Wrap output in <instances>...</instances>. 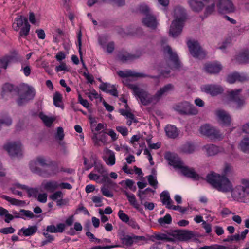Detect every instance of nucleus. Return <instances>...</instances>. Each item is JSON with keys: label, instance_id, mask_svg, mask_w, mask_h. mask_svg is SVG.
Instances as JSON below:
<instances>
[{"label": "nucleus", "instance_id": "f257e3e1", "mask_svg": "<svg viewBox=\"0 0 249 249\" xmlns=\"http://www.w3.org/2000/svg\"><path fill=\"white\" fill-rule=\"evenodd\" d=\"M165 158L169 165L178 170L184 176L196 180H199L200 178L199 175L193 168L185 166L177 155L167 152L165 154Z\"/></svg>", "mask_w": 249, "mask_h": 249}, {"label": "nucleus", "instance_id": "f03ea898", "mask_svg": "<svg viewBox=\"0 0 249 249\" xmlns=\"http://www.w3.org/2000/svg\"><path fill=\"white\" fill-rule=\"evenodd\" d=\"M173 16L175 19L170 26L169 35L175 38L182 32L186 17L185 9L181 6H176L174 9Z\"/></svg>", "mask_w": 249, "mask_h": 249}, {"label": "nucleus", "instance_id": "7ed1b4c3", "mask_svg": "<svg viewBox=\"0 0 249 249\" xmlns=\"http://www.w3.org/2000/svg\"><path fill=\"white\" fill-rule=\"evenodd\" d=\"M206 178L207 182L218 191L229 192L232 187L231 181L224 176L212 172L207 176Z\"/></svg>", "mask_w": 249, "mask_h": 249}, {"label": "nucleus", "instance_id": "20e7f679", "mask_svg": "<svg viewBox=\"0 0 249 249\" xmlns=\"http://www.w3.org/2000/svg\"><path fill=\"white\" fill-rule=\"evenodd\" d=\"M128 88L133 91V95L140 104L143 106L156 105L157 103L155 95H152L145 89L134 84H128Z\"/></svg>", "mask_w": 249, "mask_h": 249}, {"label": "nucleus", "instance_id": "39448f33", "mask_svg": "<svg viewBox=\"0 0 249 249\" xmlns=\"http://www.w3.org/2000/svg\"><path fill=\"white\" fill-rule=\"evenodd\" d=\"M242 185H237L231 188L232 198L235 201L241 202H249V179L242 180Z\"/></svg>", "mask_w": 249, "mask_h": 249}, {"label": "nucleus", "instance_id": "423d86ee", "mask_svg": "<svg viewBox=\"0 0 249 249\" xmlns=\"http://www.w3.org/2000/svg\"><path fill=\"white\" fill-rule=\"evenodd\" d=\"M30 27V25L28 23L27 19L22 16H18L15 18L12 25V28L15 31H18L20 29L19 36L24 37L28 35Z\"/></svg>", "mask_w": 249, "mask_h": 249}, {"label": "nucleus", "instance_id": "0eeeda50", "mask_svg": "<svg viewBox=\"0 0 249 249\" xmlns=\"http://www.w3.org/2000/svg\"><path fill=\"white\" fill-rule=\"evenodd\" d=\"M161 41L162 45L164 46L166 43L167 39L166 38H162ZM163 47L164 53L169 57L170 67L176 70L179 69L181 67V63L176 53L173 52L169 46L167 45Z\"/></svg>", "mask_w": 249, "mask_h": 249}, {"label": "nucleus", "instance_id": "6e6552de", "mask_svg": "<svg viewBox=\"0 0 249 249\" xmlns=\"http://www.w3.org/2000/svg\"><path fill=\"white\" fill-rule=\"evenodd\" d=\"M200 134L212 140H221L223 136L220 131L209 124H205L200 126L199 129Z\"/></svg>", "mask_w": 249, "mask_h": 249}, {"label": "nucleus", "instance_id": "1a4fd4ad", "mask_svg": "<svg viewBox=\"0 0 249 249\" xmlns=\"http://www.w3.org/2000/svg\"><path fill=\"white\" fill-rule=\"evenodd\" d=\"M174 108L180 114L196 115L198 113V110L195 107L187 101L177 104Z\"/></svg>", "mask_w": 249, "mask_h": 249}, {"label": "nucleus", "instance_id": "9d476101", "mask_svg": "<svg viewBox=\"0 0 249 249\" xmlns=\"http://www.w3.org/2000/svg\"><path fill=\"white\" fill-rule=\"evenodd\" d=\"M3 147L11 157L18 158L22 155V145L19 142H8Z\"/></svg>", "mask_w": 249, "mask_h": 249}, {"label": "nucleus", "instance_id": "9b49d317", "mask_svg": "<svg viewBox=\"0 0 249 249\" xmlns=\"http://www.w3.org/2000/svg\"><path fill=\"white\" fill-rule=\"evenodd\" d=\"M120 240L124 248H129L133 246L134 244H141V242L145 240V237L143 236H136L132 235L123 234L120 237Z\"/></svg>", "mask_w": 249, "mask_h": 249}, {"label": "nucleus", "instance_id": "f8f14e48", "mask_svg": "<svg viewBox=\"0 0 249 249\" xmlns=\"http://www.w3.org/2000/svg\"><path fill=\"white\" fill-rule=\"evenodd\" d=\"M187 44L190 53L193 57L201 59L205 56V52L202 50L197 41L189 40L187 41Z\"/></svg>", "mask_w": 249, "mask_h": 249}, {"label": "nucleus", "instance_id": "ddd939ff", "mask_svg": "<svg viewBox=\"0 0 249 249\" xmlns=\"http://www.w3.org/2000/svg\"><path fill=\"white\" fill-rule=\"evenodd\" d=\"M241 91V89H236L228 91L227 95L228 101L235 103L237 109H241L245 104V100L239 97Z\"/></svg>", "mask_w": 249, "mask_h": 249}, {"label": "nucleus", "instance_id": "4468645a", "mask_svg": "<svg viewBox=\"0 0 249 249\" xmlns=\"http://www.w3.org/2000/svg\"><path fill=\"white\" fill-rule=\"evenodd\" d=\"M218 11L221 14L232 13L235 7L231 0H219L217 4Z\"/></svg>", "mask_w": 249, "mask_h": 249}, {"label": "nucleus", "instance_id": "2eb2a0df", "mask_svg": "<svg viewBox=\"0 0 249 249\" xmlns=\"http://www.w3.org/2000/svg\"><path fill=\"white\" fill-rule=\"evenodd\" d=\"M201 89L202 91L210 94L213 96L221 94L224 91V89L222 86L215 84L203 85L201 86Z\"/></svg>", "mask_w": 249, "mask_h": 249}, {"label": "nucleus", "instance_id": "dca6fc26", "mask_svg": "<svg viewBox=\"0 0 249 249\" xmlns=\"http://www.w3.org/2000/svg\"><path fill=\"white\" fill-rule=\"evenodd\" d=\"M216 115L218 123L222 126H229L231 122L230 114L223 110H218L216 111Z\"/></svg>", "mask_w": 249, "mask_h": 249}, {"label": "nucleus", "instance_id": "f3484780", "mask_svg": "<svg viewBox=\"0 0 249 249\" xmlns=\"http://www.w3.org/2000/svg\"><path fill=\"white\" fill-rule=\"evenodd\" d=\"M143 53L142 51H137L135 54H130L128 53L120 54L118 58L123 62H126L132 61L135 59L140 58Z\"/></svg>", "mask_w": 249, "mask_h": 249}, {"label": "nucleus", "instance_id": "a211bd4d", "mask_svg": "<svg viewBox=\"0 0 249 249\" xmlns=\"http://www.w3.org/2000/svg\"><path fill=\"white\" fill-rule=\"evenodd\" d=\"M142 23L145 26L152 29H155L159 24L156 17L151 14L145 16L142 19Z\"/></svg>", "mask_w": 249, "mask_h": 249}, {"label": "nucleus", "instance_id": "6ab92c4d", "mask_svg": "<svg viewBox=\"0 0 249 249\" xmlns=\"http://www.w3.org/2000/svg\"><path fill=\"white\" fill-rule=\"evenodd\" d=\"M173 89L174 87L171 84H167L160 88L154 94L157 103L160 100L163 96L167 95L170 91L172 90Z\"/></svg>", "mask_w": 249, "mask_h": 249}, {"label": "nucleus", "instance_id": "aec40b11", "mask_svg": "<svg viewBox=\"0 0 249 249\" xmlns=\"http://www.w3.org/2000/svg\"><path fill=\"white\" fill-rule=\"evenodd\" d=\"M35 95L34 90L33 88L29 87L25 92L24 95H22L18 100L17 103L21 106L29 100L33 98Z\"/></svg>", "mask_w": 249, "mask_h": 249}, {"label": "nucleus", "instance_id": "412c9836", "mask_svg": "<svg viewBox=\"0 0 249 249\" xmlns=\"http://www.w3.org/2000/svg\"><path fill=\"white\" fill-rule=\"evenodd\" d=\"M247 79V77L244 73L234 72L228 75L227 81L230 84H232L236 81L244 82Z\"/></svg>", "mask_w": 249, "mask_h": 249}, {"label": "nucleus", "instance_id": "4be33fe9", "mask_svg": "<svg viewBox=\"0 0 249 249\" xmlns=\"http://www.w3.org/2000/svg\"><path fill=\"white\" fill-rule=\"evenodd\" d=\"M44 189L48 192L53 193L58 189V181L50 180L42 183Z\"/></svg>", "mask_w": 249, "mask_h": 249}, {"label": "nucleus", "instance_id": "5701e85b", "mask_svg": "<svg viewBox=\"0 0 249 249\" xmlns=\"http://www.w3.org/2000/svg\"><path fill=\"white\" fill-rule=\"evenodd\" d=\"M203 149L205 150L207 154L209 156L215 155L224 151L223 148L212 144H207L204 146Z\"/></svg>", "mask_w": 249, "mask_h": 249}, {"label": "nucleus", "instance_id": "b1692460", "mask_svg": "<svg viewBox=\"0 0 249 249\" xmlns=\"http://www.w3.org/2000/svg\"><path fill=\"white\" fill-rule=\"evenodd\" d=\"M37 231V227L36 225L29 226L28 228L24 227L18 231V234L25 237L31 236L35 234Z\"/></svg>", "mask_w": 249, "mask_h": 249}, {"label": "nucleus", "instance_id": "393cba45", "mask_svg": "<svg viewBox=\"0 0 249 249\" xmlns=\"http://www.w3.org/2000/svg\"><path fill=\"white\" fill-rule=\"evenodd\" d=\"M104 160L106 164L112 166L115 163V156L113 151L107 148L104 150Z\"/></svg>", "mask_w": 249, "mask_h": 249}, {"label": "nucleus", "instance_id": "a878e982", "mask_svg": "<svg viewBox=\"0 0 249 249\" xmlns=\"http://www.w3.org/2000/svg\"><path fill=\"white\" fill-rule=\"evenodd\" d=\"M177 235L178 239L181 241H187L196 238L194 232L187 230L178 231L177 232Z\"/></svg>", "mask_w": 249, "mask_h": 249}, {"label": "nucleus", "instance_id": "bb28decb", "mask_svg": "<svg viewBox=\"0 0 249 249\" xmlns=\"http://www.w3.org/2000/svg\"><path fill=\"white\" fill-rule=\"evenodd\" d=\"M117 74L120 77L124 78L129 77H144L146 76L142 73L136 72L131 71H119L117 72Z\"/></svg>", "mask_w": 249, "mask_h": 249}, {"label": "nucleus", "instance_id": "cd10ccee", "mask_svg": "<svg viewBox=\"0 0 249 249\" xmlns=\"http://www.w3.org/2000/svg\"><path fill=\"white\" fill-rule=\"evenodd\" d=\"M205 70L210 73H218L222 69L221 65L218 62L207 64L205 66Z\"/></svg>", "mask_w": 249, "mask_h": 249}, {"label": "nucleus", "instance_id": "c85d7f7f", "mask_svg": "<svg viewBox=\"0 0 249 249\" xmlns=\"http://www.w3.org/2000/svg\"><path fill=\"white\" fill-rule=\"evenodd\" d=\"M65 229V225L64 223H59L56 226L54 225H48L46 227L45 231L50 233H62Z\"/></svg>", "mask_w": 249, "mask_h": 249}, {"label": "nucleus", "instance_id": "c756f323", "mask_svg": "<svg viewBox=\"0 0 249 249\" xmlns=\"http://www.w3.org/2000/svg\"><path fill=\"white\" fill-rule=\"evenodd\" d=\"M160 198L163 204L170 209L173 205V201L170 198L169 192L167 191H163L160 195Z\"/></svg>", "mask_w": 249, "mask_h": 249}, {"label": "nucleus", "instance_id": "7c9ffc66", "mask_svg": "<svg viewBox=\"0 0 249 249\" xmlns=\"http://www.w3.org/2000/svg\"><path fill=\"white\" fill-rule=\"evenodd\" d=\"M188 3L192 10L195 12H199L204 7L203 3L198 0H189Z\"/></svg>", "mask_w": 249, "mask_h": 249}, {"label": "nucleus", "instance_id": "2f4dec72", "mask_svg": "<svg viewBox=\"0 0 249 249\" xmlns=\"http://www.w3.org/2000/svg\"><path fill=\"white\" fill-rule=\"evenodd\" d=\"M236 59L240 63H249V50L242 51L237 55Z\"/></svg>", "mask_w": 249, "mask_h": 249}, {"label": "nucleus", "instance_id": "473e14b6", "mask_svg": "<svg viewBox=\"0 0 249 249\" xmlns=\"http://www.w3.org/2000/svg\"><path fill=\"white\" fill-rule=\"evenodd\" d=\"M165 131L168 137L175 138L178 135L177 128L173 125H167L165 128Z\"/></svg>", "mask_w": 249, "mask_h": 249}, {"label": "nucleus", "instance_id": "72a5a7b5", "mask_svg": "<svg viewBox=\"0 0 249 249\" xmlns=\"http://www.w3.org/2000/svg\"><path fill=\"white\" fill-rule=\"evenodd\" d=\"M39 166L40 165L35 159L31 161L29 163L30 169L33 173L42 176V170Z\"/></svg>", "mask_w": 249, "mask_h": 249}, {"label": "nucleus", "instance_id": "f704fd0d", "mask_svg": "<svg viewBox=\"0 0 249 249\" xmlns=\"http://www.w3.org/2000/svg\"><path fill=\"white\" fill-rule=\"evenodd\" d=\"M12 123L11 118L6 113L0 115V130L2 126H9Z\"/></svg>", "mask_w": 249, "mask_h": 249}, {"label": "nucleus", "instance_id": "c9c22d12", "mask_svg": "<svg viewBox=\"0 0 249 249\" xmlns=\"http://www.w3.org/2000/svg\"><path fill=\"white\" fill-rule=\"evenodd\" d=\"M239 148L245 153H249V137H244L240 142Z\"/></svg>", "mask_w": 249, "mask_h": 249}, {"label": "nucleus", "instance_id": "e433bc0d", "mask_svg": "<svg viewBox=\"0 0 249 249\" xmlns=\"http://www.w3.org/2000/svg\"><path fill=\"white\" fill-rule=\"evenodd\" d=\"M127 198L131 206H132L134 208H135L136 210L139 211L142 210V208H141L140 204L137 201L136 196L134 194H131Z\"/></svg>", "mask_w": 249, "mask_h": 249}, {"label": "nucleus", "instance_id": "4c0bfd02", "mask_svg": "<svg viewBox=\"0 0 249 249\" xmlns=\"http://www.w3.org/2000/svg\"><path fill=\"white\" fill-rule=\"evenodd\" d=\"M38 116L45 125L47 126H50L55 120L54 118L49 117L44 114L43 112H40Z\"/></svg>", "mask_w": 249, "mask_h": 249}, {"label": "nucleus", "instance_id": "58836bf2", "mask_svg": "<svg viewBox=\"0 0 249 249\" xmlns=\"http://www.w3.org/2000/svg\"><path fill=\"white\" fill-rule=\"evenodd\" d=\"M53 102L56 107L63 108L62 95L61 94L58 92H55L53 96Z\"/></svg>", "mask_w": 249, "mask_h": 249}, {"label": "nucleus", "instance_id": "ea45409f", "mask_svg": "<svg viewBox=\"0 0 249 249\" xmlns=\"http://www.w3.org/2000/svg\"><path fill=\"white\" fill-rule=\"evenodd\" d=\"M1 197L8 201L12 205L16 206H20L24 204V202L22 200H18L14 198H11L8 196L2 195Z\"/></svg>", "mask_w": 249, "mask_h": 249}, {"label": "nucleus", "instance_id": "a19ab883", "mask_svg": "<svg viewBox=\"0 0 249 249\" xmlns=\"http://www.w3.org/2000/svg\"><path fill=\"white\" fill-rule=\"evenodd\" d=\"M181 150L183 153L191 154L195 151V146L190 143H187L182 146Z\"/></svg>", "mask_w": 249, "mask_h": 249}, {"label": "nucleus", "instance_id": "79ce46f5", "mask_svg": "<svg viewBox=\"0 0 249 249\" xmlns=\"http://www.w3.org/2000/svg\"><path fill=\"white\" fill-rule=\"evenodd\" d=\"M21 71H23L26 76L30 75L31 72V69L28 61H26L25 63H22Z\"/></svg>", "mask_w": 249, "mask_h": 249}, {"label": "nucleus", "instance_id": "37998d69", "mask_svg": "<svg viewBox=\"0 0 249 249\" xmlns=\"http://www.w3.org/2000/svg\"><path fill=\"white\" fill-rule=\"evenodd\" d=\"M172 222V217L169 214H166L163 217L158 219V222L161 226H164L166 224H170Z\"/></svg>", "mask_w": 249, "mask_h": 249}, {"label": "nucleus", "instance_id": "c03bdc74", "mask_svg": "<svg viewBox=\"0 0 249 249\" xmlns=\"http://www.w3.org/2000/svg\"><path fill=\"white\" fill-rule=\"evenodd\" d=\"M50 195L49 198L53 201H57L60 198H63L64 194L61 191H55Z\"/></svg>", "mask_w": 249, "mask_h": 249}, {"label": "nucleus", "instance_id": "a18cd8bd", "mask_svg": "<svg viewBox=\"0 0 249 249\" xmlns=\"http://www.w3.org/2000/svg\"><path fill=\"white\" fill-rule=\"evenodd\" d=\"M38 164L42 167H47L50 165L46 159L43 156H38L35 159Z\"/></svg>", "mask_w": 249, "mask_h": 249}, {"label": "nucleus", "instance_id": "49530a36", "mask_svg": "<svg viewBox=\"0 0 249 249\" xmlns=\"http://www.w3.org/2000/svg\"><path fill=\"white\" fill-rule=\"evenodd\" d=\"M11 59V58L9 56L0 58V68L6 69Z\"/></svg>", "mask_w": 249, "mask_h": 249}, {"label": "nucleus", "instance_id": "de8ad7c7", "mask_svg": "<svg viewBox=\"0 0 249 249\" xmlns=\"http://www.w3.org/2000/svg\"><path fill=\"white\" fill-rule=\"evenodd\" d=\"M119 112L121 115L126 117L127 118L131 120H135V117L134 114L127 109H120Z\"/></svg>", "mask_w": 249, "mask_h": 249}, {"label": "nucleus", "instance_id": "09e8293b", "mask_svg": "<svg viewBox=\"0 0 249 249\" xmlns=\"http://www.w3.org/2000/svg\"><path fill=\"white\" fill-rule=\"evenodd\" d=\"M138 10L140 12L146 16L149 14L150 12L149 7L145 3H142L140 5Z\"/></svg>", "mask_w": 249, "mask_h": 249}, {"label": "nucleus", "instance_id": "8fccbe9b", "mask_svg": "<svg viewBox=\"0 0 249 249\" xmlns=\"http://www.w3.org/2000/svg\"><path fill=\"white\" fill-rule=\"evenodd\" d=\"M118 215L119 218L124 222L127 223L130 220L129 217L128 215L124 213L123 210H120L118 213Z\"/></svg>", "mask_w": 249, "mask_h": 249}, {"label": "nucleus", "instance_id": "3c124183", "mask_svg": "<svg viewBox=\"0 0 249 249\" xmlns=\"http://www.w3.org/2000/svg\"><path fill=\"white\" fill-rule=\"evenodd\" d=\"M109 187H107L106 186H103L101 188V191L103 195L107 197H112L113 193L109 190Z\"/></svg>", "mask_w": 249, "mask_h": 249}, {"label": "nucleus", "instance_id": "603ef678", "mask_svg": "<svg viewBox=\"0 0 249 249\" xmlns=\"http://www.w3.org/2000/svg\"><path fill=\"white\" fill-rule=\"evenodd\" d=\"M20 212L21 213V215L24 217L28 218L30 219L33 218L35 217L34 213L29 210H26L24 209H21Z\"/></svg>", "mask_w": 249, "mask_h": 249}, {"label": "nucleus", "instance_id": "864d4df0", "mask_svg": "<svg viewBox=\"0 0 249 249\" xmlns=\"http://www.w3.org/2000/svg\"><path fill=\"white\" fill-rule=\"evenodd\" d=\"M102 197L101 196H93L92 197V201L95 203V206L101 207L102 206Z\"/></svg>", "mask_w": 249, "mask_h": 249}, {"label": "nucleus", "instance_id": "5fc2aeb1", "mask_svg": "<svg viewBox=\"0 0 249 249\" xmlns=\"http://www.w3.org/2000/svg\"><path fill=\"white\" fill-rule=\"evenodd\" d=\"M148 181L149 184L151 186L154 187V188L155 189H156L157 188L158 181L155 177H154L152 175H149L148 177Z\"/></svg>", "mask_w": 249, "mask_h": 249}, {"label": "nucleus", "instance_id": "6e6d98bb", "mask_svg": "<svg viewBox=\"0 0 249 249\" xmlns=\"http://www.w3.org/2000/svg\"><path fill=\"white\" fill-rule=\"evenodd\" d=\"M108 40L107 37L104 36L99 37L98 41L100 45L102 46L103 49L105 50L106 45L107 44V41Z\"/></svg>", "mask_w": 249, "mask_h": 249}, {"label": "nucleus", "instance_id": "4d7b16f0", "mask_svg": "<svg viewBox=\"0 0 249 249\" xmlns=\"http://www.w3.org/2000/svg\"><path fill=\"white\" fill-rule=\"evenodd\" d=\"M88 177L90 180L95 181L97 183H99L100 181L101 176L92 172L89 174Z\"/></svg>", "mask_w": 249, "mask_h": 249}, {"label": "nucleus", "instance_id": "13d9d810", "mask_svg": "<svg viewBox=\"0 0 249 249\" xmlns=\"http://www.w3.org/2000/svg\"><path fill=\"white\" fill-rule=\"evenodd\" d=\"M55 70L57 72H60L63 71H69V69L68 68L65 63H61L59 65L56 67Z\"/></svg>", "mask_w": 249, "mask_h": 249}, {"label": "nucleus", "instance_id": "bf43d9fd", "mask_svg": "<svg viewBox=\"0 0 249 249\" xmlns=\"http://www.w3.org/2000/svg\"><path fill=\"white\" fill-rule=\"evenodd\" d=\"M232 170V167L229 164H225L224 165V167L223 170V175L225 177V176L229 175L230 174Z\"/></svg>", "mask_w": 249, "mask_h": 249}, {"label": "nucleus", "instance_id": "052dcab7", "mask_svg": "<svg viewBox=\"0 0 249 249\" xmlns=\"http://www.w3.org/2000/svg\"><path fill=\"white\" fill-rule=\"evenodd\" d=\"M239 234H236L233 235L228 236L226 238L223 240L224 242H232L233 241H239Z\"/></svg>", "mask_w": 249, "mask_h": 249}, {"label": "nucleus", "instance_id": "680f3d73", "mask_svg": "<svg viewBox=\"0 0 249 249\" xmlns=\"http://www.w3.org/2000/svg\"><path fill=\"white\" fill-rule=\"evenodd\" d=\"M111 85L107 83H102L99 86V88L102 91L108 93V89H110Z\"/></svg>", "mask_w": 249, "mask_h": 249}, {"label": "nucleus", "instance_id": "e2e57ef3", "mask_svg": "<svg viewBox=\"0 0 249 249\" xmlns=\"http://www.w3.org/2000/svg\"><path fill=\"white\" fill-rule=\"evenodd\" d=\"M15 229L12 227L3 228L0 229V232L4 234H7L9 233H13L15 232Z\"/></svg>", "mask_w": 249, "mask_h": 249}, {"label": "nucleus", "instance_id": "0e129e2a", "mask_svg": "<svg viewBox=\"0 0 249 249\" xmlns=\"http://www.w3.org/2000/svg\"><path fill=\"white\" fill-rule=\"evenodd\" d=\"M72 188V185L67 182H58V189H71Z\"/></svg>", "mask_w": 249, "mask_h": 249}, {"label": "nucleus", "instance_id": "69168bd1", "mask_svg": "<svg viewBox=\"0 0 249 249\" xmlns=\"http://www.w3.org/2000/svg\"><path fill=\"white\" fill-rule=\"evenodd\" d=\"M108 53H112L114 50V44L113 42H110L106 45L105 49Z\"/></svg>", "mask_w": 249, "mask_h": 249}, {"label": "nucleus", "instance_id": "338daca9", "mask_svg": "<svg viewBox=\"0 0 249 249\" xmlns=\"http://www.w3.org/2000/svg\"><path fill=\"white\" fill-rule=\"evenodd\" d=\"M125 184L127 187H128L132 191H135L136 190V186H135L134 182L131 179H127L125 181Z\"/></svg>", "mask_w": 249, "mask_h": 249}, {"label": "nucleus", "instance_id": "774afa93", "mask_svg": "<svg viewBox=\"0 0 249 249\" xmlns=\"http://www.w3.org/2000/svg\"><path fill=\"white\" fill-rule=\"evenodd\" d=\"M26 190L27 191L30 196L35 197L37 196L38 191L36 188H31L28 187V189Z\"/></svg>", "mask_w": 249, "mask_h": 249}]
</instances>
